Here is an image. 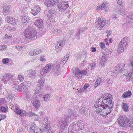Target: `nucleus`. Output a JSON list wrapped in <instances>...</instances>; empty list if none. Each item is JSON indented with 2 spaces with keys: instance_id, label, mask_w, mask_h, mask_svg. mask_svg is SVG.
Listing matches in <instances>:
<instances>
[{
  "instance_id": "nucleus-1",
  "label": "nucleus",
  "mask_w": 133,
  "mask_h": 133,
  "mask_svg": "<svg viewBox=\"0 0 133 133\" xmlns=\"http://www.w3.org/2000/svg\"><path fill=\"white\" fill-rule=\"evenodd\" d=\"M113 105H110L107 104H103L100 102L99 103L95 102L94 107L97 110H98L100 114L104 116H105L109 114L111 111Z\"/></svg>"
},
{
  "instance_id": "nucleus-2",
  "label": "nucleus",
  "mask_w": 133,
  "mask_h": 133,
  "mask_svg": "<svg viewBox=\"0 0 133 133\" xmlns=\"http://www.w3.org/2000/svg\"><path fill=\"white\" fill-rule=\"evenodd\" d=\"M37 31L31 26H29L24 31V35L26 38L32 40L35 39L37 37Z\"/></svg>"
},
{
  "instance_id": "nucleus-3",
  "label": "nucleus",
  "mask_w": 133,
  "mask_h": 133,
  "mask_svg": "<svg viewBox=\"0 0 133 133\" xmlns=\"http://www.w3.org/2000/svg\"><path fill=\"white\" fill-rule=\"evenodd\" d=\"M129 38L127 37H125L122 39L118 46L117 51L118 53L122 52L126 49L129 45Z\"/></svg>"
},
{
  "instance_id": "nucleus-4",
  "label": "nucleus",
  "mask_w": 133,
  "mask_h": 133,
  "mask_svg": "<svg viewBox=\"0 0 133 133\" xmlns=\"http://www.w3.org/2000/svg\"><path fill=\"white\" fill-rule=\"evenodd\" d=\"M41 79H39L37 84V88L36 90L35 91V95L37 98L38 99L41 96L42 94V91L41 88L43 87V84L45 82V78H42Z\"/></svg>"
},
{
  "instance_id": "nucleus-5",
  "label": "nucleus",
  "mask_w": 133,
  "mask_h": 133,
  "mask_svg": "<svg viewBox=\"0 0 133 133\" xmlns=\"http://www.w3.org/2000/svg\"><path fill=\"white\" fill-rule=\"evenodd\" d=\"M111 95L110 94H109L106 96H104V97H102L99 98L98 100V101L96 102L99 103L101 102L102 103H103V104H107L108 105H113L112 103V97H111Z\"/></svg>"
},
{
  "instance_id": "nucleus-6",
  "label": "nucleus",
  "mask_w": 133,
  "mask_h": 133,
  "mask_svg": "<svg viewBox=\"0 0 133 133\" xmlns=\"http://www.w3.org/2000/svg\"><path fill=\"white\" fill-rule=\"evenodd\" d=\"M118 123L121 126L124 127H127L131 122L125 115L121 116L118 118Z\"/></svg>"
},
{
  "instance_id": "nucleus-7",
  "label": "nucleus",
  "mask_w": 133,
  "mask_h": 133,
  "mask_svg": "<svg viewBox=\"0 0 133 133\" xmlns=\"http://www.w3.org/2000/svg\"><path fill=\"white\" fill-rule=\"evenodd\" d=\"M109 21L107 20L105 18H99L96 20L95 24H98L99 25V28L100 29L103 30L106 28V26Z\"/></svg>"
},
{
  "instance_id": "nucleus-8",
  "label": "nucleus",
  "mask_w": 133,
  "mask_h": 133,
  "mask_svg": "<svg viewBox=\"0 0 133 133\" xmlns=\"http://www.w3.org/2000/svg\"><path fill=\"white\" fill-rule=\"evenodd\" d=\"M51 68L52 66L50 64H46L44 67L40 70V74L41 75H40V76L41 77V75H42V77H45L46 76V74L48 73L50 71Z\"/></svg>"
},
{
  "instance_id": "nucleus-9",
  "label": "nucleus",
  "mask_w": 133,
  "mask_h": 133,
  "mask_svg": "<svg viewBox=\"0 0 133 133\" xmlns=\"http://www.w3.org/2000/svg\"><path fill=\"white\" fill-rule=\"evenodd\" d=\"M75 76L77 78L80 79L82 77V75H85L87 74L86 71L85 70H82L80 71L78 69L76 68L74 72Z\"/></svg>"
},
{
  "instance_id": "nucleus-10",
  "label": "nucleus",
  "mask_w": 133,
  "mask_h": 133,
  "mask_svg": "<svg viewBox=\"0 0 133 133\" xmlns=\"http://www.w3.org/2000/svg\"><path fill=\"white\" fill-rule=\"evenodd\" d=\"M12 79V77L11 75L10 74H6L4 75L1 79V81L5 84H9L11 80Z\"/></svg>"
},
{
  "instance_id": "nucleus-11",
  "label": "nucleus",
  "mask_w": 133,
  "mask_h": 133,
  "mask_svg": "<svg viewBox=\"0 0 133 133\" xmlns=\"http://www.w3.org/2000/svg\"><path fill=\"white\" fill-rule=\"evenodd\" d=\"M68 7L67 2L62 1L59 2V10L62 12L63 11L66 9Z\"/></svg>"
},
{
  "instance_id": "nucleus-12",
  "label": "nucleus",
  "mask_w": 133,
  "mask_h": 133,
  "mask_svg": "<svg viewBox=\"0 0 133 133\" xmlns=\"http://www.w3.org/2000/svg\"><path fill=\"white\" fill-rule=\"evenodd\" d=\"M58 2V0H46L45 5L48 7H51L56 4Z\"/></svg>"
},
{
  "instance_id": "nucleus-13",
  "label": "nucleus",
  "mask_w": 133,
  "mask_h": 133,
  "mask_svg": "<svg viewBox=\"0 0 133 133\" xmlns=\"http://www.w3.org/2000/svg\"><path fill=\"white\" fill-rule=\"evenodd\" d=\"M41 10L40 7L38 5H35L31 11V13L33 15L35 16L38 14Z\"/></svg>"
},
{
  "instance_id": "nucleus-14",
  "label": "nucleus",
  "mask_w": 133,
  "mask_h": 133,
  "mask_svg": "<svg viewBox=\"0 0 133 133\" xmlns=\"http://www.w3.org/2000/svg\"><path fill=\"white\" fill-rule=\"evenodd\" d=\"M26 72L27 74V77L32 79L36 76L35 71L32 70H29L26 71Z\"/></svg>"
},
{
  "instance_id": "nucleus-15",
  "label": "nucleus",
  "mask_w": 133,
  "mask_h": 133,
  "mask_svg": "<svg viewBox=\"0 0 133 133\" xmlns=\"http://www.w3.org/2000/svg\"><path fill=\"white\" fill-rule=\"evenodd\" d=\"M6 19H7L8 23H10L11 24H12L13 25L16 24L18 22L17 19L10 16L7 17Z\"/></svg>"
},
{
  "instance_id": "nucleus-16",
  "label": "nucleus",
  "mask_w": 133,
  "mask_h": 133,
  "mask_svg": "<svg viewBox=\"0 0 133 133\" xmlns=\"http://www.w3.org/2000/svg\"><path fill=\"white\" fill-rule=\"evenodd\" d=\"M109 57V55L108 54H105L102 58H101L100 63L101 65H104V64L106 63V62L108 59Z\"/></svg>"
},
{
  "instance_id": "nucleus-17",
  "label": "nucleus",
  "mask_w": 133,
  "mask_h": 133,
  "mask_svg": "<svg viewBox=\"0 0 133 133\" xmlns=\"http://www.w3.org/2000/svg\"><path fill=\"white\" fill-rule=\"evenodd\" d=\"M15 112L16 113L21 116H25L26 114V112L25 110H21L17 108L15 109Z\"/></svg>"
},
{
  "instance_id": "nucleus-18",
  "label": "nucleus",
  "mask_w": 133,
  "mask_h": 133,
  "mask_svg": "<svg viewBox=\"0 0 133 133\" xmlns=\"http://www.w3.org/2000/svg\"><path fill=\"white\" fill-rule=\"evenodd\" d=\"M68 119H69V118L68 119V117L66 119L63 118L62 119V121L59 123L61 125L60 127L61 128H63L66 125H67Z\"/></svg>"
},
{
  "instance_id": "nucleus-19",
  "label": "nucleus",
  "mask_w": 133,
  "mask_h": 133,
  "mask_svg": "<svg viewBox=\"0 0 133 133\" xmlns=\"http://www.w3.org/2000/svg\"><path fill=\"white\" fill-rule=\"evenodd\" d=\"M3 14L4 15L8 14L10 11V7L7 4H5L3 7Z\"/></svg>"
},
{
  "instance_id": "nucleus-20",
  "label": "nucleus",
  "mask_w": 133,
  "mask_h": 133,
  "mask_svg": "<svg viewBox=\"0 0 133 133\" xmlns=\"http://www.w3.org/2000/svg\"><path fill=\"white\" fill-rule=\"evenodd\" d=\"M97 9L100 10V9L103 10H105L106 11L109 9V7L107 4L103 3L101 5L97 7Z\"/></svg>"
},
{
  "instance_id": "nucleus-21",
  "label": "nucleus",
  "mask_w": 133,
  "mask_h": 133,
  "mask_svg": "<svg viewBox=\"0 0 133 133\" xmlns=\"http://www.w3.org/2000/svg\"><path fill=\"white\" fill-rule=\"evenodd\" d=\"M42 20L40 18H38L35 22V24L36 26L38 27H41L43 25Z\"/></svg>"
},
{
  "instance_id": "nucleus-22",
  "label": "nucleus",
  "mask_w": 133,
  "mask_h": 133,
  "mask_svg": "<svg viewBox=\"0 0 133 133\" xmlns=\"http://www.w3.org/2000/svg\"><path fill=\"white\" fill-rule=\"evenodd\" d=\"M30 130L31 133H35L37 132V128L36 125L34 123L32 124V125L30 127Z\"/></svg>"
},
{
  "instance_id": "nucleus-23",
  "label": "nucleus",
  "mask_w": 133,
  "mask_h": 133,
  "mask_svg": "<svg viewBox=\"0 0 133 133\" xmlns=\"http://www.w3.org/2000/svg\"><path fill=\"white\" fill-rule=\"evenodd\" d=\"M69 56V54H66L65 56H64V58L63 59V61H61L60 62H59V66L60 68L61 66L63 67V65H64L63 64H64V61H65L66 60L67 61L68 58Z\"/></svg>"
},
{
  "instance_id": "nucleus-24",
  "label": "nucleus",
  "mask_w": 133,
  "mask_h": 133,
  "mask_svg": "<svg viewBox=\"0 0 133 133\" xmlns=\"http://www.w3.org/2000/svg\"><path fill=\"white\" fill-rule=\"evenodd\" d=\"M32 103L36 109L40 107V102L37 99L34 100Z\"/></svg>"
},
{
  "instance_id": "nucleus-25",
  "label": "nucleus",
  "mask_w": 133,
  "mask_h": 133,
  "mask_svg": "<svg viewBox=\"0 0 133 133\" xmlns=\"http://www.w3.org/2000/svg\"><path fill=\"white\" fill-rule=\"evenodd\" d=\"M132 93L129 90L124 92L122 95L123 97L124 98H130L131 97Z\"/></svg>"
},
{
  "instance_id": "nucleus-26",
  "label": "nucleus",
  "mask_w": 133,
  "mask_h": 133,
  "mask_svg": "<svg viewBox=\"0 0 133 133\" xmlns=\"http://www.w3.org/2000/svg\"><path fill=\"white\" fill-rule=\"evenodd\" d=\"M50 128L48 127V125H42V127L41 129V130L42 132H49Z\"/></svg>"
},
{
  "instance_id": "nucleus-27",
  "label": "nucleus",
  "mask_w": 133,
  "mask_h": 133,
  "mask_svg": "<svg viewBox=\"0 0 133 133\" xmlns=\"http://www.w3.org/2000/svg\"><path fill=\"white\" fill-rule=\"evenodd\" d=\"M22 21L25 24H28L29 22V18L27 16H24L22 17Z\"/></svg>"
},
{
  "instance_id": "nucleus-28",
  "label": "nucleus",
  "mask_w": 133,
  "mask_h": 133,
  "mask_svg": "<svg viewBox=\"0 0 133 133\" xmlns=\"http://www.w3.org/2000/svg\"><path fill=\"white\" fill-rule=\"evenodd\" d=\"M9 84H11V85H14L15 87L17 85L19 84L18 82L15 79H14L12 77V79L11 80L10 83H9Z\"/></svg>"
},
{
  "instance_id": "nucleus-29",
  "label": "nucleus",
  "mask_w": 133,
  "mask_h": 133,
  "mask_svg": "<svg viewBox=\"0 0 133 133\" xmlns=\"http://www.w3.org/2000/svg\"><path fill=\"white\" fill-rule=\"evenodd\" d=\"M46 13L47 16L49 19L51 18L54 16V14L51 10H49L46 11Z\"/></svg>"
},
{
  "instance_id": "nucleus-30",
  "label": "nucleus",
  "mask_w": 133,
  "mask_h": 133,
  "mask_svg": "<svg viewBox=\"0 0 133 133\" xmlns=\"http://www.w3.org/2000/svg\"><path fill=\"white\" fill-rule=\"evenodd\" d=\"M121 10H118V12H117L118 13H119L121 15H125L126 14V12L124 9V7H122V8H121Z\"/></svg>"
},
{
  "instance_id": "nucleus-31",
  "label": "nucleus",
  "mask_w": 133,
  "mask_h": 133,
  "mask_svg": "<svg viewBox=\"0 0 133 133\" xmlns=\"http://www.w3.org/2000/svg\"><path fill=\"white\" fill-rule=\"evenodd\" d=\"M123 109L125 112L128 111L129 107L127 104L125 103H123Z\"/></svg>"
},
{
  "instance_id": "nucleus-32",
  "label": "nucleus",
  "mask_w": 133,
  "mask_h": 133,
  "mask_svg": "<svg viewBox=\"0 0 133 133\" xmlns=\"http://www.w3.org/2000/svg\"><path fill=\"white\" fill-rule=\"evenodd\" d=\"M42 125H48L49 122L46 118H44L43 119V120L42 122Z\"/></svg>"
},
{
  "instance_id": "nucleus-33",
  "label": "nucleus",
  "mask_w": 133,
  "mask_h": 133,
  "mask_svg": "<svg viewBox=\"0 0 133 133\" xmlns=\"http://www.w3.org/2000/svg\"><path fill=\"white\" fill-rule=\"evenodd\" d=\"M44 100L45 101H48L50 98V95L49 94L45 95L44 97Z\"/></svg>"
},
{
  "instance_id": "nucleus-34",
  "label": "nucleus",
  "mask_w": 133,
  "mask_h": 133,
  "mask_svg": "<svg viewBox=\"0 0 133 133\" xmlns=\"http://www.w3.org/2000/svg\"><path fill=\"white\" fill-rule=\"evenodd\" d=\"M102 81L100 77H98L97 79L96 82L95 83V85L96 87L98 86L101 83Z\"/></svg>"
},
{
  "instance_id": "nucleus-35",
  "label": "nucleus",
  "mask_w": 133,
  "mask_h": 133,
  "mask_svg": "<svg viewBox=\"0 0 133 133\" xmlns=\"http://www.w3.org/2000/svg\"><path fill=\"white\" fill-rule=\"evenodd\" d=\"M13 88H14L15 90L16 91H22L21 88V85H17L16 87H13Z\"/></svg>"
},
{
  "instance_id": "nucleus-36",
  "label": "nucleus",
  "mask_w": 133,
  "mask_h": 133,
  "mask_svg": "<svg viewBox=\"0 0 133 133\" xmlns=\"http://www.w3.org/2000/svg\"><path fill=\"white\" fill-rule=\"evenodd\" d=\"M21 88L22 91H24L27 89V87L24 84H23V83L20 84Z\"/></svg>"
},
{
  "instance_id": "nucleus-37",
  "label": "nucleus",
  "mask_w": 133,
  "mask_h": 133,
  "mask_svg": "<svg viewBox=\"0 0 133 133\" xmlns=\"http://www.w3.org/2000/svg\"><path fill=\"white\" fill-rule=\"evenodd\" d=\"M65 42L63 41H59V50L60 49L59 46L63 47L64 45L65 44Z\"/></svg>"
},
{
  "instance_id": "nucleus-38",
  "label": "nucleus",
  "mask_w": 133,
  "mask_h": 133,
  "mask_svg": "<svg viewBox=\"0 0 133 133\" xmlns=\"http://www.w3.org/2000/svg\"><path fill=\"white\" fill-rule=\"evenodd\" d=\"M23 84H24L26 87L28 86L29 87L31 85V82L29 81H26L23 83Z\"/></svg>"
},
{
  "instance_id": "nucleus-39",
  "label": "nucleus",
  "mask_w": 133,
  "mask_h": 133,
  "mask_svg": "<svg viewBox=\"0 0 133 133\" xmlns=\"http://www.w3.org/2000/svg\"><path fill=\"white\" fill-rule=\"evenodd\" d=\"M18 78L20 82H22L23 81L24 79L23 75H18Z\"/></svg>"
},
{
  "instance_id": "nucleus-40",
  "label": "nucleus",
  "mask_w": 133,
  "mask_h": 133,
  "mask_svg": "<svg viewBox=\"0 0 133 133\" xmlns=\"http://www.w3.org/2000/svg\"><path fill=\"white\" fill-rule=\"evenodd\" d=\"M12 38V36L11 34H6L4 38L5 39H11Z\"/></svg>"
},
{
  "instance_id": "nucleus-41",
  "label": "nucleus",
  "mask_w": 133,
  "mask_h": 133,
  "mask_svg": "<svg viewBox=\"0 0 133 133\" xmlns=\"http://www.w3.org/2000/svg\"><path fill=\"white\" fill-rule=\"evenodd\" d=\"M120 68H119V70H120L121 71V72H123V71H124L125 70L124 69V65H123L122 64L121 65V64L120 65Z\"/></svg>"
},
{
  "instance_id": "nucleus-42",
  "label": "nucleus",
  "mask_w": 133,
  "mask_h": 133,
  "mask_svg": "<svg viewBox=\"0 0 133 133\" xmlns=\"http://www.w3.org/2000/svg\"><path fill=\"white\" fill-rule=\"evenodd\" d=\"M76 117V115H72L71 114H70L69 115H68V116L67 117H68V118H70L71 119H73Z\"/></svg>"
},
{
  "instance_id": "nucleus-43",
  "label": "nucleus",
  "mask_w": 133,
  "mask_h": 133,
  "mask_svg": "<svg viewBox=\"0 0 133 133\" xmlns=\"http://www.w3.org/2000/svg\"><path fill=\"white\" fill-rule=\"evenodd\" d=\"M9 61L8 58H5L3 59V62L4 64H6L8 63Z\"/></svg>"
},
{
  "instance_id": "nucleus-44",
  "label": "nucleus",
  "mask_w": 133,
  "mask_h": 133,
  "mask_svg": "<svg viewBox=\"0 0 133 133\" xmlns=\"http://www.w3.org/2000/svg\"><path fill=\"white\" fill-rule=\"evenodd\" d=\"M36 49V55H38L41 53L42 50L38 48Z\"/></svg>"
},
{
  "instance_id": "nucleus-45",
  "label": "nucleus",
  "mask_w": 133,
  "mask_h": 133,
  "mask_svg": "<svg viewBox=\"0 0 133 133\" xmlns=\"http://www.w3.org/2000/svg\"><path fill=\"white\" fill-rule=\"evenodd\" d=\"M38 34L39 35H42L44 34V31H43L42 30H41L40 29L39 31H38Z\"/></svg>"
},
{
  "instance_id": "nucleus-46",
  "label": "nucleus",
  "mask_w": 133,
  "mask_h": 133,
  "mask_svg": "<svg viewBox=\"0 0 133 133\" xmlns=\"http://www.w3.org/2000/svg\"><path fill=\"white\" fill-rule=\"evenodd\" d=\"M6 117V116L4 115H0V121L4 119Z\"/></svg>"
},
{
  "instance_id": "nucleus-47",
  "label": "nucleus",
  "mask_w": 133,
  "mask_h": 133,
  "mask_svg": "<svg viewBox=\"0 0 133 133\" xmlns=\"http://www.w3.org/2000/svg\"><path fill=\"white\" fill-rule=\"evenodd\" d=\"M128 18L129 19H133V14L129 15L127 16Z\"/></svg>"
},
{
  "instance_id": "nucleus-48",
  "label": "nucleus",
  "mask_w": 133,
  "mask_h": 133,
  "mask_svg": "<svg viewBox=\"0 0 133 133\" xmlns=\"http://www.w3.org/2000/svg\"><path fill=\"white\" fill-rule=\"evenodd\" d=\"M1 110L3 112H5L6 111V108L3 106H2L1 107Z\"/></svg>"
},
{
  "instance_id": "nucleus-49",
  "label": "nucleus",
  "mask_w": 133,
  "mask_h": 133,
  "mask_svg": "<svg viewBox=\"0 0 133 133\" xmlns=\"http://www.w3.org/2000/svg\"><path fill=\"white\" fill-rule=\"evenodd\" d=\"M6 47L4 45L0 46V50H3L5 49Z\"/></svg>"
},
{
  "instance_id": "nucleus-50",
  "label": "nucleus",
  "mask_w": 133,
  "mask_h": 133,
  "mask_svg": "<svg viewBox=\"0 0 133 133\" xmlns=\"http://www.w3.org/2000/svg\"><path fill=\"white\" fill-rule=\"evenodd\" d=\"M86 30V28H82L80 29L79 31V34H80V33H82V32H83L85 31V30Z\"/></svg>"
},
{
  "instance_id": "nucleus-51",
  "label": "nucleus",
  "mask_w": 133,
  "mask_h": 133,
  "mask_svg": "<svg viewBox=\"0 0 133 133\" xmlns=\"http://www.w3.org/2000/svg\"><path fill=\"white\" fill-rule=\"evenodd\" d=\"M44 57L43 56H41L40 57V60L41 61H44L46 60V59H45V58H44Z\"/></svg>"
},
{
  "instance_id": "nucleus-52",
  "label": "nucleus",
  "mask_w": 133,
  "mask_h": 133,
  "mask_svg": "<svg viewBox=\"0 0 133 133\" xmlns=\"http://www.w3.org/2000/svg\"><path fill=\"white\" fill-rule=\"evenodd\" d=\"M13 97L10 95H9L7 96L8 99L9 100H10V99L12 100V99H13Z\"/></svg>"
},
{
  "instance_id": "nucleus-53",
  "label": "nucleus",
  "mask_w": 133,
  "mask_h": 133,
  "mask_svg": "<svg viewBox=\"0 0 133 133\" xmlns=\"http://www.w3.org/2000/svg\"><path fill=\"white\" fill-rule=\"evenodd\" d=\"M106 32L107 34V37L110 36L111 34V33L108 30L106 31Z\"/></svg>"
},
{
  "instance_id": "nucleus-54",
  "label": "nucleus",
  "mask_w": 133,
  "mask_h": 133,
  "mask_svg": "<svg viewBox=\"0 0 133 133\" xmlns=\"http://www.w3.org/2000/svg\"><path fill=\"white\" fill-rule=\"evenodd\" d=\"M100 46L101 48L103 49L105 48V44L103 43H101L100 44Z\"/></svg>"
},
{
  "instance_id": "nucleus-55",
  "label": "nucleus",
  "mask_w": 133,
  "mask_h": 133,
  "mask_svg": "<svg viewBox=\"0 0 133 133\" xmlns=\"http://www.w3.org/2000/svg\"><path fill=\"white\" fill-rule=\"evenodd\" d=\"M29 115L30 116H36V114L32 112H30L29 114Z\"/></svg>"
},
{
  "instance_id": "nucleus-56",
  "label": "nucleus",
  "mask_w": 133,
  "mask_h": 133,
  "mask_svg": "<svg viewBox=\"0 0 133 133\" xmlns=\"http://www.w3.org/2000/svg\"><path fill=\"white\" fill-rule=\"evenodd\" d=\"M133 75V74L132 72H130V73H129L128 74V77H129V79H130V78H131Z\"/></svg>"
},
{
  "instance_id": "nucleus-57",
  "label": "nucleus",
  "mask_w": 133,
  "mask_h": 133,
  "mask_svg": "<svg viewBox=\"0 0 133 133\" xmlns=\"http://www.w3.org/2000/svg\"><path fill=\"white\" fill-rule=\"evenodd\" d=\"M118 16H113L112 17V19L115 20H116L118 18Z\"/></svg>"
},
{
  "instance_id": "nucleus-58",
  "label": "nucleus",
  "mask_w": 133,
  "mask_h": 133,
  "mask_svg": "<svg viewBox=\"0 0 133 133\" xmlns=\"http://www.w3.org/2000/svg\"><path fill=\"white\" fill-rule=\"evenodd\" d=\"M120 65H117L115 68V70H116V71L119 70V68H120Z\"/></svg>"
},
{
  "instance_id": "nucleus-59",
  "label": "nucleus",
  "mask_w": 133,
  "mask_h": 133,
  "mask_svg": "<svg viewBox=\"0 0 133 133\" xmlns=\"http://www.w3.org/2000/svg\"><path fill=\"white\" fill-rule=\"evenodd\" d=\"M33 52V50L30 51L29 53V55L31 56L35 55V54H34Z\"/></svg>"
},
{
  "instance_id": "nucleus-60",
  "label": "nucleus",
  "mask_w": 133,
  "mask_h": 133,
  "mask_svg": "<svg viewBox=\"0 0 133 133\" xmlns=\"http://www.w3.org/2000/svg\"><path fill=\"white\" fill-rule=\"evenodd\" d=\"M117 2L118 3L119 5H121L122 3V2L121 1V0H116Z\"/></svg>"
},
{
  "instance_id": "nucleus-61",
  "label": "nucleus",
  "mask_w": 133,
  "mask_h": 133,
  "mask_svg": "<svg viewBox=\"0 0 133 133\" xmlns=\"http://www.w3.org/2000/svg\"><path fill=\"white\" fill-rule=\"evenodd\" d=\"M23 48L22 46H16V49L18 50H19L20 48Z\"/></svg>"
},
{
  "instance_id": "nucleus-62",
  "label": "nucleus",
  "mask_w": 133,
  "mask_h": 133,
  "mask_svg": "<svg viewBox=\"0 0 133 133\" xmlns=\"http://www.w3.org/2000/svg\"><path fill=\"white\" fill-rule=\"evenodd\" d=\"M89 86V85L88 84H85L84 86V89H85L87 88Z\"/></svg>"
},
{
  "instance_id": "nucleus-63",
  "label": "nucleus",
  "mask_w": 133,
  "mask_h": 133,
  "mask_svg": "<svg viewBox=\"0 0 133 133\" xmlns=\"http://www.w3.org/2000/svg\"><path fill=\"white\" fill-rule=\"evenodd\" d=\"M91 49H92V51L93 52H94L96 51V48H94V47H92L91 48Z\"/></svg>"
},
{
  "instance_id": "nucleus-64",
  "label": "nucleus",
  "mask_w": 133,
  "mask_h": 133,
  "mask_svg": "<svg viewBox=\"0 0 133 133\" xmlns=\"http://www.w3.org/2000/svg\"><path fill=\"white\" fill-rule=\"evenodd\" d=\"M96 65V63H91V68L92 69L94 67H95Z\"/></svg>"
}]
</instances>
